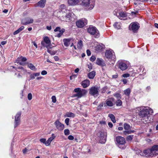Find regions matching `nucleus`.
Instances as JSON below:
<instances>
[{
    "mask_svg": "<svg viewBox=\"0 0 158 158\" xmlns=\"http://www.w3.org/2000/svg\"><path fill=\"white\" fill-rule=\"evenodd\" d=\"M74 91L76 94H73L72 97H77L78 98H81L87 93V91L84 89H81L80 88H75Z\"/></svg>",
    "mask_w": 158,
    "mask_h": 158,
    "instance_id": "f257e3e1",
    "label": "nucleus"
},
{
    "mask_svg": "<svg viewBox=\"0 0 158 158\" xmlns=\"http://www.w3.org/2000/svg\"><path fill=\"white\" fill-rule=\"evenodd\" d=\"M99 87L97 86H92L89 89V94L94 97H97L99 94Z\"/></svg>",
    "mask_w": 158,
    "mask_h": 158,
    "instance_id": "f03ea898",
    "label": "nucleus"
},
{
    "mask_svg": "<svg viewBox=\"0 0 158 158\" xmlns=\"http://www.w3.org/2000/svg\"><path fill=\"white\" fill-rule=\"evenodd\" d=\"M90 1V0H82V5L84 6L86 9L88 10H92L94 6V3Z\"/></svg>",
    "mask_w": 158,
    "mask_h": 158,
    "instance_id": "7ed1b4c3",
    "label": "nucleus"
},
{
    "mask_svg": "<svg viewBox=\"0 0 158 158\" xmlns=\"http://www.w3.org/2000/svg\"><path fill=\"white\" fill-rule=\"evenodd\" d=\"M105 56L110 61L114 62L115 60V54L112 51H106L105 52Z\"/></svg>",
    "mask_w": 158,
    "mask_h": 158,
    "instance_id": "20e7f679",
    "label": "nucleus"
},
{
    "mask_svg": "<svg viewBox=\"0 0 158 158\" xmlns=\"http://www.w3.org/2000/svg\"><path fill=\"white\" fill-rule=\"evenodd\" d=\"M87 31L90 34L94 35L95 38H98L99 36V32L95 27H89L88 28Z\"/></svg>",
    "mask_w": 158,
    "mask_h": 158,
    "instance_id": "39448f33",
    "label": "nucleus"
},
{
    "mask_svg": "<svg viewBox=\"0 0 158 158\" xmlns=\"http://www.w3.org/2000/svg\"><path fill=\"white\" fill-rule=\"evenodd\" d=\"M98 136L100 139V142L101 143H104L106 141V133L100 131L98 134Z\"/></svg>",
    "mask_w": 158,
    "mask_h": 158,
    "instance_id": "423d86ee",
    "label": "nucleus"
},
{
    "mask_svg": "<svg viewBox=\"0 0 158 158\" xmlns=\"http://www.w3.org/2000/svg\"><path fill=\"white\" fill-rule=\"evenodd\" d=\"M34 22L33 19L27 18L23 19L21 20V24L23 25H27L32 23Z\"/></svg>",
    "mask_w": 158,
    "mask_h": 158,
    "instance_id": "0eeeda50",
    "label": "nucleus"
},
{
    "mask_svg": "<svg viewBox=\"0 0 158 158\" xmlns=\"http://www.w3.org/2000/svg\"><path fill=\"white\" fill-rule=\"evenodd\" d=\"M115 140L116 143L119 145H123L126 143L125 138L121 136H117Z\"/></svg>",
    "mask_w": 158,
    "mask_h": 158,
    "instance_id": "6e6552de",
    "label": "nucleus"
},
{
    "mask_svg": "<svg viewBox=\"0 0 158 158\" xmlns=\"http://www.w3.org/2000/svg\"><path fill=\"white\" fill-rule=\"evenodd\" d=\"M21 112L18 113L15 117V124L14 127H16L19 124L20 122V117L21 115Z\"/></svg>",
    "mask_w": 158,
    "mask_h": 158,
    "instance_id": "1a4fd4ad",
    "label": "nucleus"
},
{
    "mask_svg": "<svg viewBox=\"0 0 158 158\" xmlns=\"http://www.w3.org/2000/svg\"><path fill=\"white\" fill-rule=\"evenodd\" d=\"M54 124L56 127L59 131H62L64 128V125L61 123L58 120H57L54 123Z\"/></svg>",
    "mask_w": 158,
    "mask_h": 158,
    "instance_id": "9d476101",
    "label": "nucleus"
},
{
    "mask_svg": "<svg viewBox=\"0 0 158 158\" xmlns=\"http://www.w3.org/2000/svg\"><path fill=\"white\" fill-rule=\"evenodd\" d=\"M149 114V112L147 109H143L141 110L139 113V115L142 118L146 117Z\"/></svg>",
    "mask_w": 158,
    "mask_h": 158,
    "instance_id": "9b49d317",
    "label": "nucleus"
},
{
    "mask_svg": "<svg viewBox=\"0 0 158 158\" xmlns=\"http://www.w3.org/2000/svg\"><path fill=\"white\" fill-rule=\"evenodd\" d=\"M46 3V0H41L37 3L34 4V6L35 7H39L43 8L45 6Z\"/></svg>",
    "mask_w": 158,
    "mask_h": 158,
    "instance_id": "f8f14e48",
    "label": "nucleus"
},
{
    "mask_svg": "<svg viewBox=\"0 0 158 158\" xmlns=\"http://www.w3.org/2000/svg\"><path fill=\"white\" fill-rule=\"evenodd\" d=\"M150 149L151 151V153L152 154L153 156L158 155V154L156 153V152H158V145H154Z\"/></svg>",
    "mask_w": 158,
    "mask_h": 158,
    "instance_id": "ddd939ff",
    "label": "nucleus"
},
{
    "mask_svg": "<svg viewBox=\"0 0 158 158\" xmlns=\"http://www.w3.org/2000/svg\"><path fill=\"white\" fill-rule=\"evenodd\" d=\"M119 15L118 16V17L120 19H125L127 17V15L126 12L120 11L118 13Z\"/></svg>",
    "mask_w": 158,
    "mask_h": 158,
    "instance_id": "4468645a",
    "label": "nucleus"
},
{
    "mask_svg": "<svg viewBox=\"0 0 158 158\" xmlns=\"http://www.w3.org/2000/svg\"><path fill=\"white\" fill-rule=\"evenodd\" d=\"M150 148L145 150L143 151V155L146 156H153Z\"/></svg>",
    "mask_w": 158,
    "mask_h": 158,
    "instance_id": "2eb2a0df",
    "label": "nucleus"
},
{
    "mask_svg": "<svg viewBox=\"0 0 158 158\" xmlns=\"http://www.w3.org/2000/svg\"><path fill=\"white\" fill-rule=\"evenodd\" d=\"M96 63L98 65L102 66H104L106 65V64L104 60L101 58H97Z\"/></svg>",
    "mask_w": 158,
    "mask_h": 158,
    "instance_id": "dca6fc26",
    "label": "nucleus"
},
{
    "mask_svg": "<svg viewBox=\"0 0 158 158\" xmlns=\"http://www.w3.org/2000/svg\"><path fill=\"white\" fill-rule=\"evenodd\" d=\"M71 41H74V40L73 38L64 39L63 40L64 44L66 47H68L70 44V42Z\"/></svg>",
    "mask_w": 158,
    "mask_h": 158,
    "instance_id": "f3484780",
    "label": "nucleus"
},
{
    "mask_svg": "<svg viewBox=\"0 0 158 158\" xmlns=\"http://www.w3.org/2000/svg\"><path fill=\"white\" fill-rule=\"evenodd\" d=\"M81 84L84 88H87L90 85V81L87 79L85 80L82 81Z\"/></svg>",
    "mask_w": 158,
    "mask_h": 158,
    "instance_id": "a211bd4d",
    "label": "nucleus"
},
{
    "mask_svg": "<svg viewBox=\"0 0 158 158\" xmlns=\"http://www.w3.org/2000/svg\"><path fill=\"white\" fill-rule=\"evenodd\" d=\"M44 41H42L41 42V44L44 47H46L45 45V43L46 44H50L51 43V41L49 40V38L47 36L44 37Z\"/></svg>",
    "mask_w": 158,
    "mask_h": 158,
    "instance_id": "6ab92c4d",
    "label": "nucleus"
},
{
    "mask_svg": "<svg viewBox=\"0 0 158 158\" xmlns=\"http://www.w3.org/2000/svg\"><path fill=\"white\" fill-rule=\"evenodd\" d=\"M139 26H138L137 23H134L131 25V30L134 32H136L139 29Z\"/></svg>",
    "mask_w": 158,
    "mask_h": 158,
    "instance_id": "aec40b11",
    "label": "nucleus"
},
{
    "mask_svg": "<svg viewBox=\"0 0 158 158\" xmlns=\"http://www.w3.org/2000/svg\"><path fill=\"white\" fill-rule=\"evenodd\" d=\"M76 26L79 28H82L85 25L84 22L82 20H79L76 22Z\"/></svg>",
    "mask_w": 158,
    "mask_h": 158,
    "instance_id": "412c9836",
    "label": "nucleus"
},
{
    "mask_svg": "<svg viewBox=\"0 0 158 158\" xmlns=\"http://www.w3.org/2000/svg\"><path fill=\"white\" fill-rule=\"evenodd\" d=\"M119 67L122 70H124L127 68V64L123 62H121L119 63Z\"/></svg>",
    "mask_w": 158,
    "mask_h": 158,
    "instance_id": "4be33fe9",
    "label": "nucleus"
},
{
    "mask_svg": "<svg viewBox=\"0 0 158 158\" xmlns=\"http://www.w3.org/2000/svg\"><path fill=\"white\" fill-rule=\"evenodd\" d=\"M79 0H68V4L70 6H74L79 2Z\"/></svg>",
    "mask_w": 158,
    "mask_h": 158,
    "instance_id": "5701e85b",
    "label": "nucleus"
},
{
    "mask_svg": "<svg viewBox=\"0 0 158 158\" xmlns=\"http://www.w3.org/2000/svg\"><path fill=\"white\" fill-rule=\"evenodd\" d=\"M27 60V59L26 57L21 56L17 58L16 60V62L17 63H19V61H21L22 62H25Z\"/></svg>",
    "mask_w": 158,
    "mask_h": 158,
    "instance_id": "b1692460",
    "label": "nucleus"
},
{
    "mask_svg": "<svg viewBox=\"0 0 158 158\" xmlns=\"http://www.w3.org/2000/svg\"><path fill=\"white\" fill-rule=\"evenodd\" d=\"M114 104L112 102L108 100H106V103L104 105V106H108L110 107L113 106L114 105Z\"/></svg>",
    "mask_w": 158,
    "mask_h": 158,
    "instance_id": "393cba45",
    "label": "nucleus"
},
{
    "mask_svg": "<svg viewBox=\"0 0 158 158\" xmlns=\"http://www.w3.org/2000/svg\"><path fill=\"white\" fill-rule=\"evenodd\" d=\"M75 116V114L72 112H67L66 114L64 115L65 117H72L74 118Z\"/></svg>",
    "mask_w": 158,
    "mask_h": 158,
    "instance_id": "a878e982",
    "label": "nucleus"
},
{
    "mask_svg": "<svg viewBox=\"0 0 158 158\" xmlns=\"http://www.w3.org/2000/svg\"><path fill=\"white\" fill-rule=\"evenodd\" d=\"M104 46L102 44L97 45L95 47V50L97 52H100L103 48Z\"/></svg>",
    "mask_w": 158,
    "mask_h": 158,
    "instance_id": "bb28decb",
    "label": "nucleus"
},
{
    "mask_svg": "<svg viewBox=\"0 0 158 158\" xmlns=\"http://www.w3.org/2000/svg\"><path fill=\"white\" fill-rule=\"evenodd\" d=\"M49 45L47 46L46 47L48 49L47 52L50 53L52 55H55L56 52V51H52L49 49Z\"/></svg>",
    "mask_w": 158,
    "mask_h": 158,
    "instance_id": "cd10ccee",
    "label": "nucleus"
},
{
    "mask_svg": "<svg viewBox=\"0 0 158 158\" xmlns=\"http://www.w3.org/2000/svg\"><path fill=\"white\" fill-rule=\"evenodd\" d=\"M95 75V72L92 71L88 73V77L90 79H93Z\"/></svg>",
    "mask_w": 158,
    "mask_h": 158,
    "instance_id": "c85d7f7f",
    "label": "nucleus"
},
{
    "mask_svg": "<svg viewBox=\"0 0 158 158\" xmlns=\"http://www.w3.org/2000/svg\"><path fill=\"white\" fill-rule=\"evenodd\" d=\"M40 73H34L30 75L31 79H33L35 78V77L38 76L40 75Z\"/></svg>",
    "mask_w": 158,
    "mask_h": 158,
    "instance_id": "c756f323",
    "label": "nucleus"
},
{
    "mask_svg": "<svg viewBox=\"0 0 158 158\" xmlns=\"http://www.w3.org/2000/svg\"><path fill=\"white\" fill-rule=\"evenodd\" d=\"M108 117L110 118L111 120L113 123H115L116 122L115 117L114 115L112 114H109Z\"/></svg>",
    "mask_w": 158,
    "mask_h": 158,
    "instance_id": "7c9ffc66",
    "label": "nucleus"
},
{
    "mask_svg": "<svg viewBox=\"0 0 158 158\" xmlns=\"http://www.w3.org/2000/svg\"><path fill=\"white\" fill-rule=\"evenodd\" d=\"M65 29L64 28L62 29L61 31H60V33L58 34L55 36L58 38L60 37L63 35V33L65 32Z\"/></svg>",
    "mask_w": 158,
    "mask_h": 158,
    "instance_id": "2f4dec72",
    "label": "nucleus"
},
{
    "mask_svg": "<svg viewBox=\"0 0 158 158\" xmlns=\"http://www.w3.org/2000/svg\"><path fill=\"white\" fill-rule=\"evenodd\" d=\"M131 92V89L129 88H127L124 91V94L127 96H129L130 95Z\"/></svg>",
    "mask_w": 158,
    "mask_h": 158,
    "instance_id": "473e14b6",
    "label": "nucleus"
},
{
    "mask_svg": "<svg viewBox=\"0 0 158 158\" xmlns=\"http://www.w3.org/2000/svg\"><path fill=\"white\" fill-rule=\"evenodd\" d=\"M28 67L32 70L34 71L36 70V68L31 63L28 64Z\"/></svg>",
    "mask_w": 158,
    "mask_h": 158,
    "instance_id": "72a5a7b5",
    "label": "nucleus"
},
{
    "mask_svg": "<svg viewBox=\"0 0 158 158\" xmlns=\"http://www.w3.org/2000/svg\"><path fill=\"white\" fill-rule=\"evenodd\" d=\"M83 45V42L82 40H80L79 41L77 44V48L79 49H80L81 48Z\"/></svg>",
    "mask_w": 158,
    "mask_h": 158,
    "instance_id": "f704fd0d",
    "label": "nucleus"
},
{
    "mask_svg": "<svg viewBox=\"0 0 158 158\" xmlns=\"http://www.w3.org/2000/svg\"><path fill=\"white\" fill-rule=\"evenodd\" d=\"M122 104V101L120 99H118L115 102V104L117 106H121Z\"/></svg>",
    "mask_w": 158,
    "mask_h": 158,
    "instance_id": "c9c22d12",
    "label": "nucleus"
},
{
    "mask_svg": "<svg viewBox=\"0 0 158 158\" xmlns=\"http://www.w3.org/2000/svg\"><path fill=\"white\" fill-rule=\"evenodd\" d=\"M114 96L116 97L117 99H120L121 98V96L120 94L118 93H115L114 94Z\"/></svg>",
    "mask_w": 158,
    "mask_h": 158,
    "instance_id": "e433bc0d",
    "label": "nucleus"
},
{
    "mask_svg": "<svg viewBox=\"0 0 158 158\" xmlns=\"http://www.w3.org/2000/svg\"><path fill=\"white\" fill-rule=\"evenodd\" d=\"M130 125L128 124L125 123L124 124V128L125 130H129L130 128Z\"/></svg>",
    "mask_w": 158,
    "mask_h": 158,
    "instance_id": "4c0bfd02",
    "label": "nucleus"
},
{
    "mask_svg": "<svg viewBox=\"0 0 158 158\" xmlns=\"http://www.w3.org/2000/svg\"><path fill=\"white\" fill-rule=\"evenodd\" d=\"M135 132L134 130H128L125 131L124 132V134L126 135L127 134H130Z\"/></svg>",
    "mask_w": 158,
    "mask_h": 158,
    "instance_id": "58836bf2",
    "label": "nucleus"
},
{
    "mask_svg": "<svg viewBox=\"0 0 158 158\" xmlns=\"http://www.w3.org/2000/svg\"><path fill=\"white\" fill-rule=\"evenodd\" d=\"M133 136L134 135H129L127 136V141H130L133 138Z\"/></svg>",
    "mask_w": 158,
    "mask_h": 158,
    "instance_id": "ea45409f",
    "label": "nucleus"
},
{
    "mask_svg": "<svg viewBox=\"0 0 158 158\" xmlns=\"http://www.w3.org/2000/svg\"><path fill=\"white\" fill-rule=\"evenodd\" d=\"M103 106V102H101L100 103L99 105L98 106L97 109L98 110H101Z\"/></svg>",
    "mask_w": 158,
    "mask_h": 158,
    "instance_id": "a19ab883",
    "label": "nucleus"
},
{
    "mask_svg": "<svg viewBox=\"0 0 158 158\" xmlns=\"http://www.w3.org/2000/svg\"><path fill=\"white\" fill-rule=\"evenodd\" d=\"M64 134L66 135H67L70 134L69 130L68 129H65L64 130Z\"/></svg>",
    "mask_w": 158,
    "mask_h": 158,
    "instance_id": "79ce46f5",
    "label": "nucleus"
},
{
    "mask_svg": "<svg viewBox=\"0 0 158 158\" xmlns=\"http://www.w3.org/2000/svg\"><path fill=\"white\" fill-rule=\"evenodd\" d=\"M56 136H55V135L54 134H52V137L49 138L48 139L49 141L51 142L52 140L55 138Z\"/></svg>",
    "mask_w": 158,
    "mask_h": 158,
    "instance_id": "37998d69",
    "label": "nucleus"
},
{
    "mask_svg": "<svg viewBox=\"0 0 158 158\" xmlns=\"http://www.w3.org/2000/svg\"><path fill=\"white\" fill-rule=\"evenodd\" d=\"M96 59V58L95 56H92L90 57V60L91 61L93 62Z\"/></svg>",
    "mask_w": 158,
    "mask_h": 158,
    "instance_id": "c03bdc74",
    "label": "nucleus"
},
{
    "mask_svg": "<svg viewBox=\"0 0 158 158\" xmlns=\"http://www.w3.org/2000/svg\"><path fill=\"white\" fill-rule=\"evenodd\" d=\"M69 119L68 118H67L65 119L64 121V122L67 125H69Z\"/></svg>",
    "mask_w": 158,
    "mask_h": 158,
    "instance_id": "a18cd8bd",
    "label": "nucleus"
},
{
    "mask_svg": "<svg viewBox=\"0 0 158 158\" xmlns=\"http://www.w3.org/2000/svg\"><path fill=\"white\" fill-rule=\"evenodd\" d=\"M28 99L29 100H30L32 98V95L31 93H29L27 96Z\"/></svg>",
    "mask_w": 158,
    "mask_h": 158,
    "instance_id": "49530a36",
    "label": "nucleus"
},
{
    "mask_svg": "<svg viewBox=\"0 0 158 158\" xmlns=\"http://www.w3.org/2000/svg\"><path fill=\"white\" fill-rule=\"evenodd\" d=\"M52 102L53 103H55L56 102V98L55 96H53L52 97Z\"/></svg>",
    "mask_w": 158,
    "mask_h": 158,
    "instance_id": "de8ad7c7",
    "label": "nucleus"
},
{
    "mask_svg": "<svg viewBox=\"0 0 158 158\" xmlns=\"http://www.w3.org/2000/svg\"><path fill=\"white\" fill-rule=\"evenodd\" d=\"M17 69H21L23 70V71L26 72V71L25 69L22 66L18 67L17 68H16Z\"/></svg>",
    "mask_w": 158,
    "mask_h": 158,
    "instance_id": "09e8293b",
    "label": "nucleus"
},
{
    "mask_svg": "<svg viewBox=\"0 0 158 158\" xmlns=\"http://www.w3.org/2000/svg\"><path fill=\"white\" fill-rule=\"evenodd\" d=\"M61 30V29L60 27H57L54 30V31L55 32L59 31L60 32Z\"/></svg>",
    "mask_w": 158,
    "mask_h": 158,
    "instance_id": "8fccbe9b",
    "label": "nucleus"
},
{
    "mask_svg": "<svg viewBox=\"0 0 158 158\" xmlns=\"http://www.w3.org/2000/svg\"><path fill=\"white\" fill-rule=\"evenodd\" d=\"M60 8L61 10L66 9V6L64 4H62L60 6Z\"/></svg>",
    "mask_w": 158,
    "mask_h": 158,
    "instance_id": "3c124183",
    "label": "nucleus"
},
{
    "mask_svg": "<svg viewBox=\"0 0 158 158\" xmlns=\"http://www.w3.org/2000/svg\"><path fill=\"white\" fill-rule=\"evenodd\" d=\"M40 140L41 143L45 144L46 139H45L44 138H42Z\"/></svg>",
    "mask_w": 158,
    "mask_h": 158,
    "instance_id": "603ef678",
    "label": "nucleus"
},
{
    "mask_svg": "<svg viewBox=\"0 0 158 158\" xmlns=\"http://www.w3.org/2000/svg\"><path fill=\"white\" fill-rule=\"evenodd\" d=\"M122 76L124 77H127L130 76V74L129 73H125L123 74Z\"/></svg>",
    "mask_w": 158,
    "mask_h": 158,
    "instance_id": "864d4df0",
    "label": "nucleus"
},
{
    "mask_svg": "<svg viewBox=\"0 0 158 158\" xmlns=\"http://www.w3.org/2000/svg\"><path fill=\"white\" fill-rule=\"evenodd\" d=\"M119 24H118V23L117 22L115 23L114 25V26L115 27H116L118 29H119L120 27L119 26Z\"/></svg>",
    "mask_w": 158,
    "mask_h": 158,
    "instance_id": "5fc2aeb1",
    "label": "nucleus"
},
{
    "mask_svg": "<svg viewBox=\"0 0 158 158\" xmlns=\"http://www.w3.org/2000/svg\"><path fill=\"white\" fill-rule=\"evenodd\" d=\"M144 118L143 119V122H147L148 119V116L146 117H144Z\"/></svg>",
    "mask_w": 158,
    "mask_h": 158,
    "instance_id": "6e6d98bb",
    "label": "nucleus"
},
{
    "mask_svg": "<svg viewBox=\"0 0 158 158\" xmlns=\"http://www.w3.org/2000/svg\"><path fill=\"white\" fill-rule=\"evenodd\" d=\"M68 139L70 140H73L74 139V137L72 135H69L68 137Z\"/></svg>",
    "mask_w": 158,
    "mask_h": 158,
    "instance_id": "4d7b16f0",
    "label": "nucleus"
},
{
    "mask_svg": "<svg viewBox=\"0 0 158 158\" xmlns=\"http://www.w3.org/2000/svg\"><path fill=\"white\" fill-rule=\"evenodd\" d=\"M51 142L49 141V140L48 139L47 141H46V142L45 143V144L46 146L49 145L51 143Z\"/></svg>",
    "mask_w": 158,
    "mask_h": 158,
    "instance_id": "13d9d810",
    "label": "nucleus"
},
{
    "mask_svg": "<svg viewBox=\"0 0 158 158\" xmlns=\"http://www.w3.org/2000/svg\"><path fill=\"white\" fill-rule=\"evenodd\" d=\"M134 10L135 11H132L131 12V14H132V15H137V13L138 12V10H136V11H135V10Z\"/></svg>",
    "mask_w": 158,
    "mask_h": 158,
    "instance_id": "bf43d9fd",
    "label": "nucleus"
},
{
    "mask_svg": "<svg viewBox=\"0 0 158 158\" xmlns=\"http://www.w3.org/2000/svg\"><path fill=\"white\" fill-rule=\"evenodd\" d=\"M71 15H72V13H69L68 14H67L65 16L66 18H69L71 16Z\"/></svg>",
    "mask_w": 158,
    "mask_h": 158,
    "instance_id": "052dcab7",
    "label": "nucleus"
},
{
    "mask_svg": "<svg viewBox=\"0 0 158 158\" xmlns=\"http://www.w3.org/2000/svg\"><path fill=\"white\" fill-rule=\"evenodd\" d=\"M47 72L45 70L42 71L41 73V74L43 75L47 74Z\"/></svg>",
    "mask_w": 158,
    "mask_h": 158,
    "instance_id": "680f3d73",
    "label": "nucleus"
},
{
    "mask_svg": "<svg viewBox=\"0 0 158 158\" xmlns=\"http://www.w3.org/2000/svg\"><path fill=\"white\" fill-rule=\"evenodd\" d=\"M108 125L109 127L111 128H112L113 127V124L111 122H109L108 123Z\"/></svg>",
    "mask_w": 158,
    "mask_h": 158,
    "instance_id": "e2e57ef3",
    "label": "nucleus"
},
{
    "mask_svg": "<svg viewBox=\"0 0 158 158\" xmlns=\"http://www.w3.org/2000/svg\"><path fill=\"white\" fill-rule=\"evenodd\" d=\"M86 53H87V54L88 56H89L90 55L91 52H90V51L88 49L87 50Z\"/></svg>",
    "mask_w": 158,
    "mask_h": 158,
    "instance_id": "0e129e2a",
    "label": "nucleus"
},
{
    "mask_svg": "<svg viewBox=\"0 0 158 158\" xmlns=\"http://www.w3.org/2000/svg\"><path fill=\"white\" fill-rule=\"evenodd\" d=\"M24 27L23 26H21L20 28H19L18 29L20 32L22 31L24 28Z\"/></svg>",
    "mask_w": 158,
    "mask_h": 158,
    "instance_id": "69168bd1",
    "label": "nucleus"
},
{
    "mask_svg": "<svg viewBox=\"0 0 158 158\" xmlns=\"http://www.w3.org/2000/svg\"><path fill=\"white\" fill-rule=\"evenodd\" d=\"M54 58L55 60V61H58L59 60V57L57 56H54Z\"/></svg>",
    "mask_w": 158,
    "mask_h": 158,
    "instance_id": "338daca9",
    "label": "nucleus"
},
{
    "mask_svg": "<svg viewBox=\"0 0 158 158\" xmlns=\"http://www.w3.org/2000/svg\"><path fill=\"white\" fill-rule=\"evenodd\" d=\"M19 32H20V31H19L18 30H17L14 32L13 34L14 35H16L19 33Z\"/></svg>",
    "mask_w": 158,
    "mask_h": 158,
    "instance_id": "774afa93",
    "label": "nucleus"
}]
</instances>
